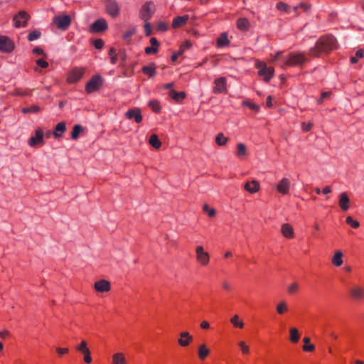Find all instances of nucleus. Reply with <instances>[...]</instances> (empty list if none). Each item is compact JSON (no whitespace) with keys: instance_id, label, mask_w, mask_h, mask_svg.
I'll return each instance as SVG.
<instances>
[{"instance_id":"1","label":"nucleus","mask_w":364,"mask_h":364,"mask_svg":"<svg viewBox=\"0 0 364 364\" xmlns=\"http://www.w3.org/2000/svg\"><path fill=\"white\" fill-rule=\"evenodd\" d=\"M337 48V41L333 36H321L316 41V45L309 49V55L312 57H318L322 53H329Z\"/></svg>"},{"instance_id":"2","label":"nucleus","mask_w":364,"mask_h":364,"mask_svg":"<svg viewBox=\"0 0 364 364\" xmlns=\"http://www.w3.org/2000/svg\"><path fill=\"white\" fill-rule=\"evenodd\" d=\"M309 60L305 54L299 52H292L283 58L282 63L280 65L281 68L285 66H302L303 64L308 62Z\"/></svg>"},{"instance_id":"3","label":"nucleus","mask_w":364,"mask_h":364,"mask_svg":"<svg viewBox=\"0 0 364 364\" xmlns=\"http://www.w3.org/2000/svg\"><path fill=\"white\" fill-rule=\"evenodd\" d=\"M154 13V4L152 1H146L141 6L139 16L144 21H148Z\"/></svg>"},{"instance_id":"4","label":"nucleus","mask_w":364,"mask_h":364,"mask_svg":"<svg viewBox=\"0 0 364 364\" xmlns=\"http://www.w3.org/2000/svg\"><path fill=\"white\" fill-rule=\"evenodd\" d=\"M102 85V78L100 75H96L93 76L86 84L85 90L88 93L93 92L100 89Z\"/></svg>"},{"instance_id":"5","label":"nucleus","mask_w":364,"mask_h":364,"mask_svg":"<svg viewBox=\"0 0 364 364\" xmlns=\"http://www.w3.org/2000/svg\"><path fill=\"white\" fill-rule=\"evenodd\" d=\"M107 28V21L104 18H99L90 26L89 31L91 33H98L106 31Z\"/></svg>"},{"instance_id":"6","label":"nucleus","mask_w":364,"mask_h":364,"mask_svg":"<svg viewBox=\"0 0 364 364\" xmlns=\"http://www.w3.org/2000/svg\"><path fill=\"white\" fill-rule=\"evenodd\" d=\"M257 68L259 69V75L263 77L266 82L269 81L273 76L274 68L272 67H267L264 63H258Z\"/></svg>"},{"instance_id":"7","label":"nucleus","mask_w":364,"mask_h":364,"mask_svg":"<svg viewBox=\"0 0 364 364\" xmlns=\"http://www.w3.org/2000/svg\"><path fill=\"white\" fill-rule=\"evenodd\" d=\"M30 18L29 14L25 11H21L17 14H16L13 21H14V26L16 28L19 27H26L27 25V21Z\"/></svg>"},{"instance_id":"8","label":"nucleus","mask_w":364,"mask_h":364,"mask_svg":"<svg viewBox=\"0 0 364 364\" xmlns=\"http://www.w3.org/2000/svg\"><path fill=\"white\" fill-rule=\"evenodd\" d=\"M196 259L203 266H206L210 261V255L208 252L204 250L203 246L199 245L196 249Z\"/></svg>"},{"instance_id":"9","label":"nucleus","mask_w":364,"mask_h":364,"mask_svg":"<svg viewBox=\"0 0 364 364\" xmlns=\"http://www.w3.org/2000/svg\"><path fill=\"white\" fill-rule=\"evenodd\" d=\"M349 294L354 301L364 300V287L360 285H353L349 290Z\"/></svg>"},{"instance_id":"10","label":"nucleus","mask_w":364,"mask_h":364,"mask_svg":"<svg viewBox=\"0 0 364 364\" xmlns=\"http://www.w3.org/2000/svg\"><path fill=\"white\" fill-rule=\"evenodd\" d=\"M105 6L107 12L112 17H116L119 15L120 8L115 0H106Z\"/></svg>"},{"instance_id":"11","label":"nucleus","mask_w":364,"mask_h":364,"mask_svg":"<svg viewBox=\"0 0 364 364\" xmlns=\"http://www.w3.org/2000/svg\"><path fill=\"white\" fill-rule=\"evenodd\" d=\"M53 23L61 31H65L68 28V15L55 16L53 18Z\"/></svg>"},{"instance_id":"12","label":"nucleus","mask_w":364,"mask_h":364,"mask_svg":"<svg viewBox=\"0 0 364 364\" xmlns=\"http://www.w3.org/2000/svg\"><path fill=\"white\" fill-rule=\"evenodd\" d=\"M14 48V43L6 36H0V50L4 53H10Z\"/></svg>"},{"instance_id":"13","label":"nucleus","mask_w":364,"mask_h":364,"mask_svg":"<svg viewBox=\"0 0 364 364\" xmlns=\"http://www.w3.org/2000/svg\"><path fill=\"white\" fill-rule=\"evenodd\" d=\"M44 132L41 129H37L35 135L28 140V144L31 146H35L38 144H43Z\"/></svg>"},{"instance_id":"14","label":"nucleus","mask_w":364,"mask_h":364,"mask_svg":"<svg viewBox=\"0 0 364 364\" xmlns=\"http://www.w3.org/2000/svg\"><path fill=\"white\" fill-rule=\"evenodd\" d=\"M125 117L129 119H134L136 123H140L143 119L141 110L139 108L129 109L125 113Z\"/></svg>"},{"instance_id":"15","label":"nucleus","mask_w":364,"mask_h":364,"mask_svg":"<svg viewBox=\"0 0 364 364\" xmlns=\"http://www.w3.org/2000/svg\"><path fill=\"white\" fill-rule=\"evenodd\" d=\"M291 182L287 178H283L277 184V190L280 193L285 195L289 193Z\"/></svg>"},{"instance_id":"16","label":"nucleus","mask_w":364,"mask_h":364,"mask_svg":"<svg viewBox=\"0 0 364 364\" xmlns=\"http://www.w3.org/2000/svg\"><path fill=\"white\" fill-rule=\"evenodd\" d=\"M94 287L99 292H107L111 289L110 283L105 279H101L95 283Z\"/></svg>"},{"instance_id":"17","label":"nucleus","mask_w":364,"mask_h":364,"mask_svg":"<svg viewBox=\"0 0 364 364\" xmlns=\"http://www.w3.org/2000/svg\"><path fill=\"white\" fill-rule=\"evenodd\" d=\"M215 87L213 89V92L215 93H221L225 90L226 86V78L221 77L215 80Z\"/></svg>"},{"instance_id":"18","label":"nucleus","mask_w":364,"mask_h":364,"mask_svg":"<svg viewBox=\"0 0 364 364\" xmlns=\"http://www.w3.org/2000/svg\"><path fill=\"white\" fill-rule=\"evenodd\" d=\"M181 338L178 340L179 345L182 347L188 346L193 341L192 336L188 332H182L180 334Z\"/></svg>"},{"instance_id":"19","label":"nucleus","mask_w":364,"mask_h":364,"mask_svg":"<svg viewBox=\"0 0 364 364\" xmlns=\"http://www.w3.org/2000/svg\"><path fill=\"white\" fill-rule=\"evenodd\" d=\"M84 75L82 68H75L70 72V82L78 81Z\"/></svg>"},{"instance_id":"20","label":"nucleus","mask_w":364,"mask_h":364,"mask_svg":"<svg viewBox=\"0 0 364 364\" xmlns=\"http://www.w3.org/2000/svg\"><path fill=\"white\" fill-rule=\"evenodd\" d=\"M244 188L250 193H255L259 190V183L256 180L247 182L244 185Z\"/></svg>"},{"instance_id":"21","label":"nucleus","mask_w":364,"mask_h":364,"mask_svg":"<svg viewBox=\"0 0 364 364\" xmlns=\"http://www.w3.org/2000/svg\"><path fill=\"white\" fill-rule=\"evenodd\" d=\"M66 123L65 122H60L56 124L53 132V135L55 138L58 139L62 136L63 134L66 131Z\"/></svg>"},{"instance_id":"22","label":"nucleus","mask_w":364,"mask_h":364,"mask_svg":"<svg viewBox=\"0 0 364 364\" xmlns=\"http://www.w3.org/2000/svg\"><path fill=\"white\" fill-rule=\"evenodd\" d=\"M281 232L287 238H292L294 236V229L289 223H284L282 225Z\"/></svg>"},{"instance_id":"23","label":"nucleus","mask_w":364,"mask_h":364,"mask_svg":"<svg viewBox=\"0 0 364 364\" xmlns=\"http://www.w3.org/2000/svg\"><path fill=\"white\" fill-rule=\"evenodd\" d=\"M188 18H189L188 15H184L182 16H177V17L174 18L173 20V22H172L173 28H179V27L183 26L184 24L186 23Z\"/></svg>"},{"instance_id":"24","label":"nucleus","mask_w":364,"mask_h":364,"mask_svg":"<svg viewBox=\"0 0 364 364\" xmlns=\"http://www.w3.org/2000/svg\"><path fill=\"white\" fill-rule=\"evenodd\" d=\"M349 198L346 193H341L340 195L339 206L343 211L349 208Z\"/></svg>"},{"instance_id":"25","label":"nucleus","mask_w":364,"mask_h":364,"mask_svg":"<svg viewBox=\"0 0 364 364\" xmlns=\"http://www.w3.org/2000/svg\"><path fill=\"white\" fill-rule=\"evenodd\" d=\"M343 254L341 251H336L332 257V264L336 267H341L343 263Z\"/></svg>"},{"instance_id":"26","label":"nucleus","mask_w":364,"mask_h":364,"mask_svg":"<svg viewBox=\"0 0 364 364\" xmlns=\"http://www.w3.org/2000/svg\"><path fill=\"white\" fill-rule=\"evenodd\" d=\"M142 72L149 75L150 77L156 75V65L154 63H150L149 65L142 68Z\"/></svg>"},{"instance_id":"27","label":"nucleus","mask_w":364,"mask_h":364,"mask_svg":"<svg viewBox=\"0 0 364 364\" xmlns=\"http://www.w3.org/2000/svg\"><path fill=\"white\" fill-rule=\"evenodd\" d=\"M237 28L241 31H247L250 28V23L247 18H240L237 22Z\"/></svg>"},{"instance_id":"28","label":"nucleus","mask_w":364,"mask_h":364,"mask_svg":"<svg viewBox=\"0 0 364 364\" xmlns=\"http://www.w3.org/2000/svg\"><path fill=\"white\" fill-rule=\"evenodd\" d=\"M210 353V350L205 344L198 346V357L200 360H204Z\"/></svg>"},{"instance_id":"29","label":"nucleus","mask_w":364,"mask_h":364,"mask_svg":"<svg viewBox=\"0 0 364 364\" xmlns=\"http://www.w3.org/2000/svg\"><path fill=\"white\" fill-rule=\"evenodd\" d=\"M112 364H126V359L122 353H117L112 355Z\"/></svg>"},{"instance_id":"30","label":"nucleus","mask_w":364,"mask_h":364,"mask_svg":"<svg viewBox=\"0 0 364 364\" xmlns=\"http://www.w3.org/2000/svg\"><path fill=\"white\" fill-rule=\"evenodd\" d=\"M230 41L228 38L226 33H223L220 37L217 39V45L218 47H223L228 46Z\"/></svg>"},{"instance_id":"31","label":"nucleus","mask_w":364,"mask_h":364,"mask_svg":"<svg viewBox=\"0 0 364 364\" xmlns=\"http://www.w3.org/2000/svg\"><path fill=\"white\" fill-rule=\"evenodd\" d=\"M83 132L84 128L81 125H75L71 133L72 139L75 140L77 139L80 136V133H82Z\"/></svg>"},{"instance_id":"32","label":"nucleus","mask_w":364,"mask_h":364,"mask_svg":"<svg viewBox=\"0 0 364 364\" xmlns=\"http://www.w3.org/2000/svg\"><path fill=\"white\" fill-rule=\"evenodd\" d=\"M169 96L175 101L180 102L181 100L185 98L186 94L183 92H178L176 90H172L169 92Z\"/></svg>"},{"instance_id":"33","label":"nucleus","mask_w":364,"mask_h":364,"mask_svg":"<svg viewBox=\"0 0 364 364\" xmlns=\"http://www.w3.org/2000/svg\"><path fill=\"white\" fill-rule=\"evenodd\" d=\"M290 337L289 339L292 343H297L300 339V334L296 328H291L289 329Z\"/></svg>"},{"instance_id":"34","label":"nucleus","mask_w":364,"mask_h":364,"mask_svg":"<svg viewBox=\"0 0 364 364\" xmlns=\"http://www.w3.org/2000/svg\"><path fill=\"white\" fill-rule=\"evenodd\" d=\"M149 143L156 149H159L161 146V143L156 134L151 135Z\"/></svg>"},{"instance_id":"35","label":"nucleus","mask_w":364,"mask_h":364,"mask_svg":"<svg viewBox=\"0 0 364 364\" xmlns=\"http://www.w3.org/2000/svg\"><path fill=\"white\" fill-rule=\"evenodd\" d=\"M231 323L235 327L239 328H242L244 327V322L240 319L238 315H234L230 319Z\"/></svg>"},{"instance_id":"36","label":"nucleus","mask_w":364,"mask_h":364,"mask_svg":"<svg viewBox=\"0 0 364 364\" xmlns=\"http://www.w3.org/2000/svg\"><path fill=\"white\" fill-rule=\"evenodd\" d=\"M310 338L304 337L303 341L304 345L303 346V350L306 352H312L315 350V346L313 344L310 343Z\"/></svg>"},{"instance_id":"37","label":"nucleus","mask_w":364,"mask_h":364,"mask_svg":"<svg viewBox=\"0 0 364 364\" xmlns=\"http://www.w3.org/2000/svg\"><path fill=\"white\" fill-rule=\"evenodd\" d=\"M228 139L223 133H219L215 137V142L219 146H224L228 142Z\"/></svg>"},{"instance_id":"38","label":"nucleus","mask_w":364,"mask_h":364,"mask_svg":"<svg viewBox=\"0 0 364 364\" xmlns=\"http://www.w3.org/2000/svg\"><path fill=\"white\" fill-rule=\"evenodd\" d=\"M136 30L135 28H130L126 31L122 36L123 40L124 41L129 42L131 38L136 33Z\"/></svg>"},{"instance_id":"39","label":"nucleus","mask_w":364,"mask_h":364,"mask_svg":"<svg viewBox=\"0 0 364 364\" xmlns=\"http://www.w3.org/2000/svg\"><path fill=\"white\" fill-rule=\"evenodd\" d=\"M288 311V306L285 301H281L277 305V311L282 315Z\"/></svg>"},{"instance_id":"40","label":"nucleus","mask_w":364,"mask_h":364,"mask_svg":"<svg viewBox=\"0 0 364 364\" xmlns=\"http://www.w3.org/2000/svg\"><path fill=\"white\" fill-rule=\"evenodd\" d=\"M364 57V50H358L356 51L355 55L350 58V62L353 64L356 63L360 59Z\"/></svg>"},{"instance_id":"41","label":"nucleus","mask_w":364,"mask_h":364,"mask_svg":"<svg viewBox=\"0 0 364 364\" xmlns=\"http://www.w3.org/2000/svg\"><path fill=\"white\" fill-rule=\"evenodd\" d=\"M246 154V147L242 143H240L237 146L236 156L238 157L243 156Z\"/></svg>"},{"instance_id":"42","label":"nucleus","mask_w":364,"mask_h":364,"mask_svg":"<svg viewBox=\"0 0 364 364\" xmlns=\"http://www.w3.org/2000/svg\"><path fill=\"white\" fill-rule=\"evenodd\" d=\"M41 110L40 107L37 105H33L30 107H23L22 109V112L23 114H28V113H37Z\"/></svg>"},{"instance_id":"43","label":"nucleus","mask_w":364,"mask_h":364,"mask_svg":"<svg viewBox=\"0 0 364 364\" xmlns=\"http://www.w3.org/2000/svg\"><path fill=\"white\" fill-rule=\"evenodd\" d=\"M277 9L279 11H283L286 13H289L290 11V7L288 4L284 3V2H278L276 6Z\"/></svg>"},{"instance_id":"44","label":"nucleus","mask_w":364,"mask_h":364,"mask_svg":"<svg viewBox=\"0 0 364 364\" xmlns=\"http://www.w3.org/2000/svg\"><path fill=\"white\" fill-rule=\"evenodd\" d=\"M346 222L353 228H358L360 226L359 222L353 220V218L350 216H348L346 218Z\"/></svg>"},{"instance_id":"45","label":"nucleus","mask_w":364,"mask_h":364,"mask_svg":"<svg viewBox=\"0 0 364 364\" xmlns=\"http://www.w3.org/2000/svg\"><path fill=\"white\" fill-rule=\"evenodd\" d=\"M40 36H41V32L37 30H35L28 34V40L30 41H33L38 39Z\"/></svg>"},{"instance_id":"46","label":"nucleus","mask_w":364,"mask_h":364,"mask_svg":"<svg viewBox=\"0 0 364 364\" xmlns=\"http://www.w3.org/2000/svg\"><path fill=\"white\" fill-rule=\"evenodd\" d=\"M76 350L84 353L89 350L87 347V343L85 341H82L80 345L75 347Z\"/></svg>"},{"instance_id":"47","label":"nucleus","mask_w":364,"mask_h":364,"mask_svg":"<svg viewBox=\"0 0 364 364\" xmlns=\"http://www.w3.org/2000/svg\"><path fill=\"white\" fill-rule=\"evenodd\" d=\"M238 346L243 354H248L250 352L249 346L244 341L238 342Z\"/></svg>"},{"instance_id":"48","label":"nucleus","mask_w":364,"mask_h":364,"mask_svg":"<svg viewBox=\"0 0 364 364\" xmlns=\"http://www.w3.org/2000/svg\"><path fill=\"white\" fill-rule=\"evenodd\" d=\"M92 43L96 49L100 50V49L102 48V47L105 44V42L102 39L98 38V39L93 40Z\"/></svg>"},{"instance_id":"49","label":"nucleus","mask_w":364,"mask_h":364,"mask_svg":"<svg viewBox=\"0 0 364 364\" xmlns=\"http://www.w3.org/2000/svg\"><path fill=\"white\" fill-rule=\"evenodd\" d=\"M192 46V43L190 41H186L179 48V54L183 53V52L186 50L191 48Z\"/></svg>"},{"instance_id":"50","label":"nucleus","mask_w":364,"mask_h":364,"mask_svg":"<svg viewBox=\"0 0 364 364\" xmlns=\"http://www.w3.org/2000/svg\"><path fill=\"white\" fill-rule=\"evenodd\" d=\"M149 105L154 112H159L161 109L159 103L157 101H150Z\"/></svg>"},{"instance_id":"51","label":"nucleus","mask_w":364,"mask_h":364,"mask_svg":"<svg viewBox=\"0 0 364 364\" xmlns=\"http://www.w3.org/2000/svg\"><path fill=\"white\" fill-rule=\"evenodd\" d=\"M243 105L246 107H248L251 109H252L255 112H258L259 109V107L257 105L254 104L250 101H245L243 102Z\"/></svg>"},{"instance_id":"52","label":"nucleus","mask_w":364,"mask_h":364,"mask_svg":"<svg viewBox=\"0 0 364 364\" xmlns=\"http://www.w3.org/2000/svg\"><path fill=\"white\" fill-rule=\"evenodd\" d=\"M284 58V57H282V51H279L272 57V60L274 62L279 61V64L280 65L281 63H282V60H283Z\"/></svg>"},{"instance_id":"53","label":"nucleus","mask_w":364,"mask_h":364,"mask_svg":"<svg viewBox=\"0 0 364 364\" xmlns=\"http://www.w3.org/2000/svg\"><path fill=\"white\" fill-rule=\"evenodd\" d=\"M203 211L206 212L210 217H213L215 215V210L213 208H210L207 204L203 207Z\"/></svg>"},{"instance_id":"54","label":"nucleus","mask_w":364,"mask_h":364,"mask_svg":"<svg viewBox=\"0 0 364 364\" xmlns=\"http://www.w3.org/2000/svg\"><path fill=\"white\" fill-rule=\"evenodd\" d=\"M299 289V284L297 283H292L288 287V292L289 294H294Z\"/></svg>"},{"instance_id":"55","label":"nucleus","mask_w":364,"mask_h":364,"mask_svg":"<svg viewBox=\"0 0 364 364\" xmlns=\"http://www.w3.org/2000/svg\"><path fill=\"white\" fill-rule=\"evenodd\" d=\"M144 24V33L146 36H150L152 33L151 24L148 21H145Z\"/></svg>"},{"instance_id":"56","label":"nucleus","mask_w":364,"mask_h":364,"mask_svg":"<svg viewBox=\"0 0 364 364\" xmlns=\"http://www.w3.org/2000/svg\"><path fill=\"white\" fill-rule=\"evenodd\" d=\"M145 53L147 55L150 54H155L158 52V49L156 48H154L153 46L151 47H146L144 50Z\"/></svg>"},{"instance_id":"57","label":"nucleus","mask_w":364,"mask_h":364,"mask_svg":"<svg viewBox=\"0 0 364 364\" xmlns=\"http://www.w3.org/2000/svg\"><path fill=\"white\" fill-rule=\"evenodd\" d=\"M36 63L38 66L41 67L42 68H46L48 66V62H46V60H44L43 59L41 58V59H38L37 61H36Z\"/></svg>"},{"instance_id":"58","label":"nucleus","mask_w":364,"mask_h":364,"mask_svg":"<svg viewBox=\"0 0 364 364\" xmlns=\"http://www.w3.org/2000/svg\"><path fill=\"white\" fill-rule=\"evenodd\" d=\"M84 354V360L87 363H90L92 362V358L90 356V351L88 350Z\"/></svg>"},{"instance_id":"59","label":"nucleus","mask_w":364,"mask_h":364,"mask_svg":"<svg viewBox=\"0 0 364 364\" xmlns=\"http://www.w3.org/2000/svg\"><path fill=\"white\" fill-rule=\"evenodd\" d=\"M330 93L328 92H322L321 97L318 100V103L321 104L324 99L327 98L329 96Z\"/></svg>"},{"instance_id":"60","label":"nucleus","mask_w":364,"mask_h":364,"mask_svg":"<svg viewBox=\"0 0 364 364\" xmlns=\"http://www.w3.org/2000/svg\"><path fill=\"white\" fill-rule=\"evenodd\" d=\"M150 43L151 44V46L154 48H156L158 49L159 46V42L157 41V39L154 37H152L150 39Z\"/></svg>"},{"instance_id":"61","label":"nucleus","mask_w":364,"mask_h":364,"mask_svg":"<svg viewBox=\"0 0 364 364\" xmlns=\"http://www.w3.org/2000/svg\"><path fill=\"white\" fill-rule=\"evenodd\" d=\"M299 6H300L299 8L303 9V10L306 12L309 11L311 8V5H309L306 3H304V2L300 3Z\"/></svg>"},{"instance_id":"62","label":"nucleus","mask_w":364,"mask_h":364,"mask_svg":"<svg viewBox=\"0 0 364 364\" xmlns=\"http://www.w3.org/2000/svg\"><path fill=\"white\" fill-rule=\"evenodd\" d=\"M312 127V124L311 123H308V124H306V123H302V129L304 132H308L309 131Z\"/></svg>"},{"instance_id":"63","label":"nucleus","mask_w":364,"mask_h":364,"mask_svg":"<svg viewBox=\"0 0 364 364\" xmlns=\"http://www.w3.org/2000/svg\"><path fill=\"white\" fill-rule=\"evenodd\" d=\"M157 28L159 31H166L167 29V25L164 22H160L157 26Z\"/></svg>"},{"instance_id":"64","label":"nucleus","mask_w":364,"mask_h":364,"mask_svg":"<svg viewBox=\"0 0 364 364\" xmlns=\"http://www.w3.org/2000/svg\"><path fill=\"white\" fill-rule=\"evenodd\" d=\"M9 331L7 330H4L2 331H0V338L2 339H5L6 336L9 335Z\"/></svg>"}]
</instances>
